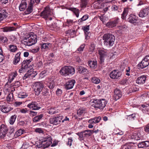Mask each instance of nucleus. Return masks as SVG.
I'll return each mask as SVG.
<instances>
[{
  "instance_id": "20",
  "label": "nucleus",
  "mask_w": 149,
  "mask_h": 149,
  "mask_svg": "<svg viewBox=\"0 0 149 149\" xmlns=\"http://www.w3.org/2000/svg\"><path fill=\"white\" fill-rule=\"evenodd\" d=\"M149 10L148 8H145L143 10L140 11L139 14V16L142 18L146 17L149 14Z\"/></svg>"
},
{
  "instance_id": "38",
  "label": "nucleus",
  "mask_w": 149,
  "mask_h": 149,
  "mask_svg": "<svg viewBox=\"0 0 149 149\" xmlns=\"http://www.w3.org/2000/svg\"><path fill=\"white\" fill-rule=\"evenodd\" d=\"M70 10L73 12L74 13L77 17L79 16V10L76 8H70L69 9Z\"/></svg>"
},
{
  "instance_id": "41",
  "label": "nucleus",
  "mask_w": 149,
  "mask_h": 149,
  "mask_svg": "<svg viewBox=\"0 0 149 149\" xmlns=\"http://www.w3.org/2000/svg\"><path fill=\"white\" fill-rule=\"evenodd\" d=\"M17 116L15 115L12 116L10 118L9 123L11 125H13L16 118Z\"/></svg>"
},
{
  "instance_id": "46",
  "label": "nucleus",
  "mask_w": 149,
  "mask_h": 149,
  "mask_svg": "<svg viewBox=\"0 0 149 149\" xmlns=\"http://www.w3.org/2000/svg\"><path fill=\"white\" fill-rule=\"evenodd\" d=\"M51 46V44L44 43L41 46V49H42L43 48L45 49H48L49 48V47H50Z\"/></svg>"
},
{
  "instance_id": "45",
  "label": "nucleus",
  "mask_w": 149,
  "mask_h": 149,
  "mask_svg": "<svg viewBox=\"0 0 149 149\" xmlns=\"http://www.w3.org/2000/svg\"><path fill=\"white\" fill-rule=\"evenodd\" d=\"M127 119L130 120H133L136 118V114H132L131 115L127 116Z\"/></svg>"
},
{
  "instance_id": "59",
  "label": "nucleus",
  "mask_w": 149,
  "mask_h": 149,
  "mask_svg": "<svg viewBox=\"0 0 149 149\" xmlns=\"http://www.w3.org/2000/svg\"><path fill=\"white\" fill-rule=\"evenodd\" d=\"M29 114L30 115V116H36L37 115V112L31 110L29 111Z\"/></svg>"
},
{
  "instance_id": "1",
  "label": "nucleus",
  "mask_w": 149,
  "mask_h": 149,
  "mask_svg": "<svg viewBox=\"0 0 149 149\" xmlns=\"http://www.w3.org/2000/svg\"><path fill=\"white\" fill-rule=\"evenodd\" d=\"M37 41L36 35L33 33L31 32L24 38L22 43L26 46H30L36 43Z\"/></svg>"
},
{
  "instance_id": "25",
  "label": "nucleus",
  "mask_w": 149,
  "mask_h": 149,
  "mask_svg": "<svg viewBox=\"0 0 149 149\" xmlns=\"http://www.w3.org/2000/svg\"><path fill=\"white\" fill-rule=\"evenodd\" d=\"M137 146L139 148H144L149 146V141H143L138 144Z\"/></svg>"
},
{
  "instance_id": "30",
  "label": "nucleus",
  "mask_w": 149,
  "mask_h": 149,
  "mask_svg": "<svg viewBox=\"0 0 149 149\" xmlns=\"http://www.w3.org/2000/svg\"><path fill=\"white\" fill-rule=\"evenodd\" d=\"M129 11V8H124V10L121 15V17L122 19H125L126 18V17L128 14Z\"/></svg>"
},
{
  "instance_id": "60",
  "label": "nucleus",
  "mask_w": 149,
  "mask_h": 149,
  "mask_svg": "<svg viewBox=\"0 0 149 149\" xmlns=\"http://www.w3.org/2000/svg\"><path fill=\"white\" fill-rule=\"evenodd\" d=\"M96 2H97L94 4V6L96 8L98 9L100 6H99V5H100V3H101L102 1H98L97 0H96Z\"/></svg>"
},
{
  "instance_id": "32",
  "label": "nucleus",
  "mask_w": 149,
  "mask_h": 149,
  "mask_svg": "<svg viewBox=\"0 0 149 149\" xmlns=\"http://www.w3.org/2000/svg\"><path fill=\"white\" fill-rule=\"evenodd\" d=\"M79 73L83 74H85L88 71L87 70L82 66H79L77 69Z\"/></svg>"
},
{
  "instance_id": "27",
  "label": "nucleus",
  "mask_w": 149,
  "mask_h": 149,
  "mask_svg": "<svg viewBox=\"0 0 149 149\" xmlns=\"http://www.w3.org/2000/svg\"><path fill=\"white\" fill-rule=\"evenodd\" d=\"M8 16V13L4 10H0V22L6 18Z\"/></svg>"
},
{
  "instance_id": "24",
  "label": "nucleus",
  "mask_w": 149,
  "mask_h": 149,
  "mask_svg": "<svg viewBox=\"0 0 149 149\" xmlns=\"http://www.w3.org/2000/svg\"><path fill=\"white\" fill-rule=\"evenodd\" d=\"M27 3L26 0H22L19 6V9L21 11L25 10L26 7Z\"/></svg>"
},
{
  "instance_id": "40",
  "label": "nucleus",
  "mask_w": 149,
  "mask_h": 149,
  "mask_svg": "<svg viewBox=\"0 0 149 149\" xmlns=\"http://www.w3.org/2000/svg\"><path fill=\"white\" fill-rule=\"evenodd\" d=\"M85 136L88 137L91 136L93 133V131L86 130L83 131Z\"/></svg>"
},
{
  "instance_id": "19",
  "label": "nucleus",
  "mask_w": 149,
  "mask_h": 149,
  "mask_svg": "<svg viewBox=\"0 0 149 149\" xmlns=\"http://www.w3.org/2000/svg\"><path fill=\"white\" fill-rule=\"evenodd\" d=\"M118 22V19H116L112 21L108 22L106 24V26L109 28H113L115 27Z\"/></svg>"
},
{
  "instance_id": "62",
  "label": "nucleus",
  "mask_w": 149,
  "mask_h": 149,
  "mask_svg": "<svg viewBox=\"0 0 149 149\" xmlns=\"http://www.w3.org/2000/svg\"><path fill=\"white\" fill-rule=\"evenodd\" d=\"M49 93L48 90H47L43 89L42 93V94L44 96H47Z\"/></svg>"
},
{
  "instance_id": "16",
  "label": "nucleus",
  "mask_w": 149,
  "mask_h": 149,
  "mask_svg": "<svg viewBox=\"0 0 149 149\" xmlns=\"http://www.w3.org/2000/svg\"><path fill=\"white\" fill-rule=\"evenodd\" d=\"M122 96L121 91L118 88H116L114 90L113 99L116 101L119 99Z\"/></svg>"
},
{
  "instance_id": "54",
  "label": "nucleus",
  "mask_w": 149,
  "mask_h": 149,
  "mask_svg": "<svg viewBox=\"0 0 149 149\" xmlns=\"http://www.w3.org/2000/svg\"><path fill=\"white\" fill-rule=\"evenodd\" d=\"M85 112V110L83 109H79L77 111V113L79 116H81Z\"/></svg>"
},
{
  "instance_id": "58",
  "label": "nucleus",
  "mask_w": 149,
  "mask_h": 149,
  "mask_svg": "<svg viewBox=\"0 0 149 149\" xmlns=\"http://www.w3.org/2000/svg\"><path fill=\"white\" fill-rule=\"evenodd\" d=\"M35 131L36 132L39 133H42L43 132V131L42 129L41 128H36L35 129Z\"/></svg>"
},
{
  "instance_id": "26",
  "label": "nucleus",
  "mask_w": 149,
  "mask_h": 149,
  "mask_svg": "<svg viewBox=\"0 0 149 149\" xmlns=\"http://www.w3.org/2000/svg\"><path fill=\"white\" fill-rule=\"evenodd\" d=\"M101 119V117L100 116L95 117L89 120L88 122L90 124L96 123H99Z\"/></svg>"
},
{
  "instance_id": "9",
  "label": "nucleus",
  "mask_w": 149,
  "mask_h": 149,
  "mask_svg": "<svg viewBox=\"0 0 149 149\" xmlns=\"http://www.w3.org/2000/svg\"><path fill=\"white\" fill-rule=\"evenodd\" d=\"M128 137L129 139L136 140H139L143 138L140 132L138 131H136L132 133L129 135Z\"/></svg>"
},
{
  "instance_id": "6",
  "label": "nucleus",
  "mask_w": 149,
  "mask_h": 149,
  "mask_svg": "<svg viewBox=\"0 0 149 149\" xmlns=\"http://www.w3.org/2000/svg\"><path fill=\"white\" fill-rule=\"evenodd\" d=\"M33 87L37 95H39L44 87V85L41 81L35 82L33 84Z\"/></svg>"
},
{
  "instance_id": "43",
  "label": "nucleus",
  "mask_w": 149,
  "mask_h": 149,
  "mask_svg": "<svg viewBox=\"0 0 149 149\" xmlns=\"http://www.w3.org/2000/svg\"><path fill=\"white\" fill-rule=\"evenodd\" d=\"M23 131L22 130H19L15 132L14 135V137L15 138H16L17 137L20 136L23 133Z\"/></svg>"
},
{
  "instance_id": "34",
  "label": "nucleus",
  "mask_w": 149,
  "mask_h": 149,
  "mask_svg": "<svg viewBox=\"0 0 149 149\" xmlns=\"http://www.w3.org/2000/svg\"><path fill=\"white\" fill-rule=\"evenodd\" d=\"M135 143H130L128 146L125 145V149H135L136 146L134 145Z\"/></svg>"
},
{
  "instance_id": "8",
  "label": "nucleus",
  "mask_w": 149,
  "mask_h": 149,
  "mask_svg": "<svg viewBox=\"0 0 149 149\" xmlns=\"http://www.w3.org/2000/svg\"><path fill=\"white\" fill-rule=\"evenodd\" d=\"M149 65V56H145L144 59L137 65V67L139 70L142 69Z\"/></svg>"
},
{
  "instance_id": "56",
  "label": "nucleus",
  "mask_w": 149,
  "mask_h": 149,
  "mask_svg": "<svg viewBox=\"0 0 149 149\" xmlns=\"http://www.w3.org/2000/svg\"><path fill=\"white\" fill-rule=\"evenodd\" d=\"M72 142V137H70L68 138V141L67 145L70 146H71Z\"/></svg>"
},
{
  "instance_id": "47",
  "label": "nucleus",
  "mask_w": 149,
  "mask_h": 149,
  "mask_svg": "<svg viewBox=\"0 0 149 149\" xmlns=\"http://www.w3.org/2000/svg\"><path fill=\"white\" fill-rule=\"evenodd\" d=\"M141 106L143 108V110L149 112V105L148 104H142Z\"/></svg>"
},
{
  "instance_id": "33",
  "label": "nucleus",
  "mask_w": 149,
  "mask_h": 149,
  "mask_svg": "<svg viewBox=\"0 0 149 149\" xmlns=\"http://www.w3.org/2000/svg\"><path fill=\"white\" fill-rule=\"evenodd\" d=\"M17 75V73L16 71H15L10 74L9 76L8 81L10 83L13 80L15 77Z\"/></svg>"
},
{
  "instance_id": "61",
  "label": "nucleus",
  "mask_w": 149,
  "mask_h": 149,
  "mask_svg": "<svg viewBox=\"0 0 149 149\" xmlns=\"http://www.w3.org/2000/svg\"><path fill=\"white\" fill-rule=\"evenodd\" d=\"M85 47V45L83 44L81 45L80 47L78 49L77 51L79 52L82 51Z\"/></svg>"
},
{
  "instance_id": "29",
  "label": "nucleus",
  "mask_w": 149,
  "mask_h": 149,
  "mask_svg": "<svg viewBox=\"0 0 149 149\" xmlns=\"http://www.w3.org/2000/svg\"><path fill=\"white\" fill-rule=\"evenodd\" d=\"M3 32H10L16 30V29L13 26H6L2 28Z\"/></svg>"
},
{
  "instance_id": "44",
  "label": "nucleus",
  "mask_w": 149,
  "mask_h": 149,
  "mask_svg": "<svg viewBox=\"0 0 149 149\" xmlns=\"http://www.w3.org/2000/svg\"><path fill=\"white\" fill-rule=\"evenodd\" d=\"M92 81L94 83L96 84H98L100 82V80L96 77H93L92 79Z\"/></svg>"
},
{
  "instance_id": "42",
  "label": "nucleus",
  "mask_w": 149,
  "mask_h": 149,
  "mask_svg": "<svg viewBox=\"0 0 149 149\" xmlns=\"http://www.w3.org/2000/svg\"><path fill=\"white\" fill-rule=\"evenodd\" d=\"M88 65L91 67L94 68L97 66V61H90L88 62Z\"/></svg>"
},
{
  "instance_id": "49",
  "label": "nucleus",
  "mask_w": 149,
  "mask_h": 149,
  "mask_svg": "<svg viewBox=\"0 0 149 149\" xmlns=\"http://www.w3.org/2000/svg\"><path fill=\"white\" fill-rule=\"evenodd\" d=\"M80 6L81 8L85 7L87 4V0H81Z\"/></svg>"
},
{
  "instance_id": "3",
  "label": "nucleus",
  "mask_w": 149,
  "mask_h": 149,
  "mask_svg": "<svg viewBox=\"0 0 149 149\" xmlns=\"http://www.w3.org/2000/svg\"><path fill=\"white\" fill-rule=\"evenodd\" d=\"M102 39L104 45L108 47L112 46L114 43L115 37L113 34L107 33L104 35L102 36Z\"/></svg>"
},
{
  "instance_id": "13",
  "label": "nucleus",
  "mask_w": 149,
  "mask_h": 149,
  "mask_svg": "<svg viewBox=\"0 0 149 149\" xmlns=\"http://www.w3.org/2000/svg\"><path fill=\"white\" fill-rule=\"evenodd\" d=\"M98 53L100 55V64H103L104 58L107 56V52L106 50L100 49L98 50Z\"/></svg>"
},
{
  "instance_id": "63",
  "label": "nucleus",
  "mask_w": 149,
  "mask_h": 149,
  "mask_svg": "<svg viewBox=\"0 0 149 149\" xmlns=\"http://www.w3.org/2000/svg\"><path fill=\"white\" fill-rule=\"evenodd\" d=\"M37 66L38 68H41L42 66V62L41 60H39L37 63Z\"/></svg>"
},
{
  "instance_id": "12",
  "label": "nucleus",
  "mask_w": 149,
  "mask_h": 149,
  "mask_svg": "<svg viewBox=\"0 0 149 149\" xmlns=\"http://www.w3.org/2000/svg\"><path fill=\"white\" fill-rule=\"evenodd\" d=\"M40 0H30V3L25 11L26 14H28L31 13L33 11V4L36 3L38 4L39 3Z\"/></svg>"
},
{
  "instance_id": "36",
  "label": "nucleus",
  "mask_w": 149,
  "mask_h": 149,
  "mask_svg": "<svg viewBox=\"0 0 149 149\" xmlns=\"http://www.w3.org/2000/svg\"><path fill=\"white\" fill-rule=\"evenodd\" d=\"M43 117V114H41L38 116H35L33 119L34 122H37L39 121Z\"/></svg>"
},
{
  "instance_id": "52",
  "label": "nucleus",
  "mask_w": 149,
  "mask_h": 149,
  "mask_svg": "<svg viewBox=\"0 0 149 149\" xmlns=\"http://www.w3.org/2000/svg\"><path fill=\"white\" fill-rule=\"evenodd\" d=\"M28 96V95L26 93H23L19 94L18 97L19 98H24Z\"/></svg>"
},
{
  "instance_id": "15",
  "label": "nucleus",
  "mask_w": 149,
  "mask_h": 149,
  "mask_svg": "<svg viewBox=\"0 0 149 149\" xmlns=\"http://www.w3.org/2000/svg\"><path fill=\"white\" fill-rule=\"evenodd\" d=\"M27 107L30 109L33 110H38L41 108L37 102L35 101H32L28 104Z\"/></svg>"
},
{
  "instance_id": "2",
  "label": "nucleus",
  "mask_w": 149,
  "mask_h": 149,
  "mask_svg": "<svg viewBox=\"0 0 149 149\" xmlns=\"http://www.w3.org/2000/svg\"><path fill=\"white\" fill-rule=\"evenodd\" d=\"M52 138L51 136L47 134L40 140V142L37 143L36 146L38 148H42V149L47 148L50 146L52 143Z\"/></svg>"
},
{
  "instance_id": "23",
  "label": "nucleus",
  "mask_w": 149,
  "mask_h": 149,
  "mask_svg": "<svg viewBox=\"0 0 149 149\" xmlns=\"http://www.w3.org/2000/svg\"><path fill=\"white\" fill-rule=\"evenodd\" d=\"M146 77L145 75H142L138 77L136 80V83L139 84H143L145 83Z\"/></svg>"
},
{
  "instance_id": "48",
  "label": "nucleus",
  "mask_w": 149,
  "mask_h": 149,
  "mask_svg": "<svg viewBox=\"0 0 149 149\" xmlns=\"http://www.w3.org/2000/svg\"><path fill=\"white\" fill-rule=\"evenodd\" d=\"M77 134L79 136V139L80 140H82L83 139L84 137L85 136L83 132H80L78 133Z\"/></svg>"
},
{
  "instance_id": "51",
  "label": "nucleus",
  "mask_w": 149,
  "mask_h": 149,
  "mask_svg": "<svg viewBox=\"0 0 149 149\" xmlns=\"http://www.w3.org/2000/svg\"><path fill=\"white\" fill-rule=\"evenodd\" d=\"M13 100V93H10L7 97V100L8 101H11Z\"/></svg>"
},
{
  "instance_id": "17",
  "label": "nucleus",
  "mask_w": 149,
  "mask_h": 149,
  "mask_svg": "<svg viewBox=\"0 0 149 149\" xmlns=\"http://www.w3.org/2000/svg\"><path fill=\"white\" fill-rule=\"evenodd\" d=\"M51 14V10L49 8L47 7L41 13V16L44 18L47 19Z\"/></svg>"
},
{
  "instance_id": "11",
  "label": "nucleus",
  "mask_w": 149,
  "mask_h": 149,
  "mask_svg": "<svg viewBox=\"0 0 149 149\" xmlns=\"http://www.w3.org/2000/svg\"><path fill=\"white\" fill-rule=\"evenodd\" d=\"M63 116H62L52 118L49 119V122L51 124L54 125H57L63 119Z\"/></svg>"
},
{
  "instance_id": "55",
  "label": "nucleus",
  "mask_w": 149,
  "mask_h": 149,
  "mask_svg": "<svg viewBox=\"0 0 149 149\" xmlns=\"http://www.w3.org/2000/svg\"><path fill=\"white\" fill-rule=\"evenodd\" d=\"M82 29H83L85 33H87V31L89 30V26L88 25L85 26H83L82 27Z\"/></svg>"
},
{
  "instance_id": "7",
  "label": "nucleus",
  "mask_w": 149,
  "mask_h": 149,
  "mask_svg": "<svg viewBox=\"0 0 149 149\" xmlns=\"http://www.w3.org/2000/svg\"><path fill=\"white\" fill-rule=\"evenodd\" d=\"M32 58L30 59L23 61L22 63L21 68L19 69V72L20 73H22L25 72L26 69L28 67V65L32 61Z\"/></svg>"
},
{
  "instance_id": "10",
  "label": "nucleus",
  "mask_w": 149,
  "mask_h": 149,
  "mask_svg": "<svg viewBox=\"0 0 149 149\" xmlns=\"http://www.w3.org/2000/svg\"><path fill=\"white\" fill-rule=\"evenodd\" d=\"M121 75V72L118 70H114L112 71L109 74L110 77L113 79H119Z\"/></svg>"
},
{
  "instance_id": "53",
  "label": "nucleus",
  "mask_w": 149,
  "mask_h": 149,
  "mask_svg": "<svg viewBox=\"0 0 149 149\" xmlns=\"http://www.w3.org/2000/svg\"><path fill=\"white\" fill-rule=\"evenodd\" d=\"M56 94L58 96H60L62 93V91L61 89L58 88L56 91Z\"/></svg>"
},
{
  "instance_id": "21",
  "label": "nucleus",
  "mask_w": 149,
  "mask_h": 149,
  "mask_svg": "<svg viewBox=\"0 0 149 149\" xmlns=\"http://www.w3.org/2000/svg\"><path fill=\"white\" fill-rule=\"evenodd\" d=\"M13 109L11 107H8L6 105L0 106V110L3 113H7Z\"/></svg>"
},
{
  "instance_id": "35",
  "label": "nucleus",
  "mask_w": 149,
  "mask_h": 149,
  "mask_svg": "<svg viewBox=\"0 0 149 149\" xmlns=\"http://www.w3.org/2000/svg\"><path fill=\"white\" fill-rule=\"evenodd\" d=\"M88 18V16L87 15H84L81 18L79 19L78 22L79 24H81L83 21L86 20Z\"/></svg>"
},
{
  "instance_id": "28",
  "label": "nucleus",
  "mask_w": 149,
  "mask_h": 149,
  "mask_svg": "<svg viewBox=\"0 0 149 149\" xmlns=\"http://www.w3.org/2000/svg\"><path fill=\"white\" fill-rule=\"evenodd\" d=\"M20 54L21 53L19 52L15 54L13 61V63L15 65L17 64L20 61L21 58Z\"/></svg>"
},
{
  "instance_id": "37",
  "label": "nucleus",
  "mask_w": 149,
  "mask_h": 149,
  "mask_svg": "<svg viewBox=\"0 0 149 149\" xmlns=\"http://www.w3.org/2000/svg\"><path fill=\"white\" fill-rule=\"evenodd\" d=\"M47 112L49 114H53L57 113L58 111L56 108H52L48 109Z\"/></svg>"
},
{
  "instance_id": "22",
  "label": "nucleus",
  "mask_w": 149,
  "mask_h": 149,
  "mask_svg": "<svg viewBox=\"0 0 149 149\" xmlns=\"http://www.w3.org/2000/svg\"><path fill=\"white\" fill-rule=\"evenodd\" d=\"M137 17L136 16L133 14H131L130 15L128 19V21L133 24L135 25L137 21Z\"/></svg>"
},
{
  "instance_id": "50",
  "label": "nucleus",
  "mask_w": 149,
  "mask_h": 149,
  "mask_svg": "<svg viewBox=\"0 0 149 149\" xmlns=\"http://www.w3.org/2000/svg\"><path fill=\"white\" fill-rule=\"evenodd\" d=\"M66 26H69L72 25L73 23V20L70 19H68L66 22Z\"/></svg>"
},
{
  "instance_id": "31",
  "label": "nucleus",
  "mask_w": 149,
  "mask_h": 149,
  "mask_svg": "<svg viewBox=\"0 0 149 149\" xmlns=\"http://www.w3.org/2000/svg\"><path fill=\"white\" fill-rule=\"evenodd\" d=\"M8 49L11 52H15L17 51L18 49L16 45L11 44L8 46Z\"/></svg>"
},
{
  "instance_id": "4",
  "label": "nucleus",
  "mask_w": 149,
  "mask_h": 149,
  "mask_svg": "<svg viewBox=\"0 0 149 149\" xmlns=\"http://www.w3.org/2000/svg\"><path fill=\"white\" fill-rule=\"evenodd\" d=\"M107 102L104 99H95L92 100L89 102L91 106L95 108L103 109L104 108Z\"/></svg>"
},
{
  "instance_id": "5",
  "label": "nucleus",
  "mask_w": 149,
  "mask_h": 149,
  "mask_svg": "<svg viewBox=\"0 0 149 149\" xmlns=\"http://www.w3.org/2000/svg\"><path fill=\"white\" fill-rule=\"evenodd\" d=\"M75 71L74 68L70 66L62 68L60 71V73L62 75L66 76L70 74H74L75 73Z\"/></svg>"
},
{
  "instance_id": "64",
  "label": "nucleus",
  "mask_w": 149,
  "mask_h": 149,
  "mask_svg": "<svg viewBox=\"0 0 149 149\" xmlns=\"http://www.w3.org/2000/svg\"><path fill=\"white\" fill-rule=\"evenodd\" d=\"M49 88L50 89H52L54 87L53 82H49L48 84Z\"/></svg>"
},
{
  "instance_id": "14",
  "label": "nucleus",
  "mask_w": 149,
  "mask_h": 149,
  "mask_svg": "<svg viewBox=\"0 0 149 149\" xmlns=\"http://www.w3.org/2000/svg\"><path fill=\"white\" fill-rule=\"evenodd\" d=\"M8 131L7 126L2 124L0 127V137L3 138L6 136Z\"/></svg>"
},
{
  "instance_id": "57",
  "label": "nucleus",
  "mask_w": 149,
  "mask_h": 149,
  "mask_svg": "<svg viewBox=\"0 0 149 149\" xmlns=\"http://www.w3.org/2000/svg\"><path fill=\"white\" fill-rule=\"evenodd\" d=\"M31 77H32L31 76V74H29V73H26L24 75V76L23 77V79L24 80H25V79H26L27 78H32Z\"/></svg>"
},
{
  "instance_id": "39",
  "label": "nucleus",
  "mask_w": 149,
  "mask_h": 149,
  "mask_svg": "<svg viewBox=\"0 0 149 149\" xmlns=\"http://www.w3.org/2000/svg\"><path fill=\"white\" fill-rule=\"evenodd\" d=\"M8 41L7 38L5 36L0 35V43H6Z\"/></svg>"
},
{
  "instance_id": "18",
  "label": "nucleus",
  "mask_w": 149,
  "mask_h": 149,
  "mask_svg": "<svg viewBox=\"0 0 149 149\" xmlns=\"http://www.w3.org/2000/svg\"><path fill=\"white\" fill-rule=\"evenodd\" d=\"M75 83V80L74 79L69 80L66 83L65 85V88L67 90H69L73 88L74 84Z\"/></svg>"
}]
</instances>
